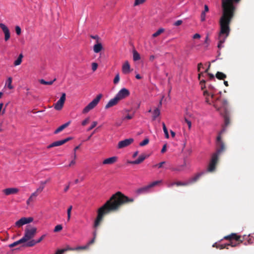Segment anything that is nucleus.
Instances as JSON below:
<instances>
[{"instance_id": "nucleus-35", "label": "nucleus", "mask_w": 254, "mask_h": 254, "mask_svg": "<svg viewBox=\"0 0 254 254\" xmlns=\"http://www.w3.org/2000/svg\"><path fill=\"white\" fill-rule=\"evenodd\" d=\"M72 139V137H68L64 139L55 141L54 143H66V142H68V141L71 140Z\"/></svg>"}, {"instance_id": "nucleus-30", "label": "nucleus", "mask_w": 254, "mask_h": 254, "mask_svg": "<svg viewBox=\"0 0 254 254\" xmlns=\"http://www.w3.org/2000/svg\"><path fill=\"white\" fill-rule=\"evenodd\" d=\"M12 77H9L6 82V84L5 85H7V87L9 89H13V86H12L11 85V83H12Z\"/></svg>"}, {"instance_id": "nucleus-59", "label": "nucleus", "mask_w": 254, "mask_h": 254, "mask_svg": "<svg viewBox=\"0 0 254 254\" xmlns=\"http://www.w3.org/2000/svg\"><path fill=\"white\" fill-rule=\"evenodd\" d=\"M95 240V238H93V239L87 244V245L88 246V247H89L90 245L93 244L94 243Z\"/></svg>"}, {"instance_id": "nucleus-54", "label": "nucleus", "mask_w": 254, "mask_h": 254, "mask_svg": "<svg viewBox=\"0 0 254 254\" xmlns=\"http://www.w3.org/2000/svg\"><path fill=\"white\" fill-rule=\"evenodd\" d=\"M182 23H183L182 20H178L174 23V25L175 26H179V25H181L182 24Z\"/></svg>"}, {"instance_id": "nucleus-17", "label": "nucleus", "mask_w": 254, "mask_h": 254, "mask_svg": "<svg viewBox=\"0 0 254 254\" xmlns=\"http://www.w3.org/2000/svg\"><path fill=\"white\" fill-rule=\"evenodd\" d=\"M119 101V100L115 96L114 98L111 99V100H109V101L105 106V108L108 109L117 105Z\"/></svg>"}, {"instance_id": "nucleus-4", "label": "nucleus", "mask_w": 254, "mask_h": 254, "mask_svg": "<svg viewBox=\"0 0 254 254\" xmlns=\"http://www.w3.org/2000/svg\"><path fill=\"white\" fill-rule=\"evenodd\" d=\"M221 145L219 148H217L215 153H213L210 162L209 163L207 171L208 172H213L216 170V165L218 162L219 156L225 150L224 144H221Z\"/></svg>"}, {"instance_id": "nucleus-9", "label": "nucleus", "mask_w": 254, "mask_h": 254, "mask_svg": "<svg viewBox=\"0 0 254 254\" xmlns=\"http://www.w3.org/2000/svg\"><path fill=\"white\" fill-rule=\"evenodd\" d=\"M129 91L126 88H123L118 92L115 96L120 101L129 96Z\"/></svg>"}, {"instance_id": "nucleus-56", "label": "nucleus", "mask_w": 254, "mask_h": 254, "mask_svg": "<svg viewBox=\"0 0 254 254\" xmlns=\"http://www.w3.org/2000/svg\"><path fill=\"white\" fill-rule=\"evenodd\" d=\"M90 37H91V38H92L93 39L96 40H97V42H99V41L100 40V38H99V37L98 35H95V36L91 35Z\"/></svg>"}, {"instance_id": "nucleus-41", "label": "nucleus", "mask_w": 254, "mask_h": 254, "mask_svg": "<svg viewBox=\"0 0 254 254\" xmlns=\"http://www.w3.org/2000/svg\"><path fill=\"white\" fill-rule=\"evenodd\" d=\"M88 249V246L86 245L84 246H79L75 248V251H79V250H85Z\"/></svg>"}, {"instance_id": "nucleus-1", "label": "nucleus", "mask_w": 254, "mask_h": 254, "mask_svg": "<svg viewBox=\"0 0 254 254\" xmlns=\"http://www.w3.org/2000/svg\"><path fill=\"white\" fill-rule=\"evenodd\" d=\"M241 0H222V14L220 18V31L218 35V48L223 47V44L229 35L230 24L234 15L236 7L235 4L238 3Z\"/></svg>"}, {"instance_id": "nucleus-14", "label": "nucleus", "mask_w": 254, "mask_h": 254, "mask_svg": "<svg viewBox=\"0 0 254 254\" xmlns=\"http://www.w3.org/2000/svg\"><path fill=\"white\" fill-rule=\"evenodd\" d=\"M146 158V156L144 154L140 155L137 159L134 161H128V163L131 164H139L142 163Z\"/></svg>"}, {"instance_id": "nucleus-21", "label": "nucleus", "mask_w": 254, "mask_h": 254, "mask_svg": "<svg viewBox=\"0 0 254 254\" xmlns=\"http://www.w3.org/2000/svg\"><path fill=\"white\" fill-rule=\"evenodd\" d=\"M103 49L102 44L100 42H97L93 46V51L95 53H99Z\"/></svg>"}, {"instance_id": "nucleus-18", "label": "nucleus", "mask_w": 254, "mask_h": 254, "mask_svg": "<svg viewBox=\"0 0 254 254\" xmlns=\"http://www.w3.org/2000/svg\"><path fill=\"white\" fill-rule=\"evenodd\" d=\"M203 174L204 173L203 172L199 173L196 174L193 177H192L191 178H190L188 181V182L189 183V185H190L192 183L196 182Z\"/></svg>"}, {"instance_id": "nucleus-20", "label": "nucleus", "mask_w": 254, "mask_h": 254, "mask_svg": "<svg viewBox=\"0 0 254 254\" xmlns=\"http://www.w3.org/2000/svg\"><path fill=\"white\" fill-rule=\"evenodd\" d=\"M71 123V121H69L68 122H67V123L61 125V126H60L59 127H58L55 131H54V133L55 134H57V133H59L60 132L62 131V130H63L64 128H65L66 127H67Z\"/></svg>"}, {"instance_id": "nucleus-31", "label": "nucleus", "mask_w": 254, "mask_h": 254, "mask_svg": "<svg viewBox=\"0 0 254 254\" xmlns=\"http://www.w3.org/2000/svg\"><path fill=\"white\" fill-rule=\"evenodd\" d=\"M162 182V180H159V181H154V182H152L151 183H150V184H149L148 185L149 186L150 189L157 186V185H160V184H161Z\"/></svg>"}, {"instance_id": "nucleus-37", "label": "nucleus", "mask_w": 254, "mask_h": 254, "mask_svg": "<svg viewBox=\"0 0 254 254\" xmlns=\"http://www.w3.org/2000/svg\"><path fill=\"white\" fill-rule=\"evenodd\" d=\"M227 126H225L224 125V127H223V128L221 130V131H220L219 134L218 135V136L216 138V139H217V141L219 142V143H221V134H222L225 130V128L227 127Z\"/></svg>"}, {"instance_id": "nucleus-27", "label": "nucleus", "mask_w": 254, "mask_h": 254, "mask_svg": "<svg viewBox=\"0 0 254 254\" xmlns=\"http://www.w3.org/2000/svg\"><path fill=\"white\" fill-rule=\"evenodd\" d=\"M140 59V56L139 54L136 51H133V60L134 61H138Z\"/></svg>"}, {"instance_id": "nucleus-61", "label": "nucleus", "mask_w": 254, "mask_h": 254, "mask_svg": "<svg viewBox=\"0 0 254 254\" xmlns=\"http://www.w3.org/2000/svg\"><path fill=\"white\" fill-rule=\"evenodd\" d=\"M133 115H127V116L125 117V119L130 120L133 118Z\"/></svg>"}, {"instance_id": "nucleus-22", "label": "nucleus", "mask_w": 254, "mask_h": 254, "mask_svg": "<svg viewBox=\"0 0 254 254\" xmlns=\"http://www.w3.org/2000/svg\"><path fill=\"white\" fill-rule=\"evenodd\" d=\"M67 251H75V248H72L70 247L69 246H67L65 248L58 250L55 254H62L64 252H66Z\"/></svg>"}, {"instance_id": "nucleus-13", "label": "nucleus", "mask_w": 254, "mask_h": 254, "mask_svg": "<svg viewBox=\"0 0 254 254\" xmlns=\"http://www.w3.org/2000/svg\"><path fill=\"white\" fill-rule=\"evenodd\" d=\"M150 188L149 185L144 186L136 190L135 192L137 194L146 193L150 191Z\"/></svg>"}, {"instance_id": "nucleus-47", "label": "nucleus", "mask_w": 254, "mask_h": 254, "mask_svg": "<svg viewBox=\"0 0 254 254\" xmlns=\"http://www.w3.org/2000/svg\"><path fill=\"white\" fill-rule=\"evenodd\" d=\"M89 118H87L86 119H85L84 120H83L82 122V125L84 126L85 125H86L89 122Z\"/></svg>"}, {"instance_id": "nucleus-33", "label": "nucleus", "mask_w": 254, "mask_h": 254, "mask_svg": "<svg viewBox=\"0 0 254 254\" xmlns=\"http://www.w3.org/2000/svg\"><path fill=\"white\" fill-rule=\"evenodd\" d=\"M167 164H168V163L167 162L163 161L158 164L153 165V167L161 168L163 167L164 165H167Z\"/></svg>"}, {"instance_id": "nucleus-46", "label": "nucleus", "mask_w": 254, "mask_h": 254, "mask_svg": "<svg viewBox=\"0 0 254 254\" xmlns=\"http://www.w3.org/2000/svg\"><path fill=\"white\" fill-rule=\"evenodd\" d=\"M91 66L92 70L95 71L98 67V64L96 63H93Z\"/></svg>"}, {"instance_id": "nucleus-8", "label": "nucleus", "mask_w": 254, "mask_h": 254, "mask_svg": "<svg viewBox=\"0 0 254 254\" xmlns=\"http://www.w3.org/2000/svg\"><path fill=\"white\" fill-rule=\"evenodd\" d=\"M188 166H190V163L188 162L186 160H184L183 165H179L176 167L171 168H169L167 165H166L165 168L166 169H170L172 171L182 172L184 171L185 168H187Z\"/></svg>"}, {"instance_id": "nucleus-45", "label": "nucleus", "mask_w": 254, "mask_h": 254, "mask_svg": "<svg viewBox=\"0 0 254 254\" xmlns=\"http://www.w3.org/2000/svg\"><path fill=\"white\" fill-rule=\"evenodd\" d=\"M97 125V122L96 121L93 122L91 126L88 129V130H90L95 127Z\"/></svg>"}, {"instance_id": "nucleus-55", "label": "nucleus", "mask_w": 254, "mask_h": 254, "mask_svg": "<svg viewBox=\"0 0 254 254\" xmlns=\"http://www.w3.org/2000/svg\"><path fill=\"white\" fill-rule=\"evenodd\" d=\"M46 237V235H43L39 239H38L36 241L37 244L40 243Z\"/></svg>"}, {"instance_id": "nucleus-23", "label": "nucleus", "mask_w": 254, "mask_h": 254, "mask_svg": "<svg viewBox=\"0 0 254 254\" xmlns=\"http://www.w3.org/2000/svg\"><path fill=\"white\" fill-rule=\"evenodd\" d=\"M152 120H155L160 115V111L158 108H156L153 112Z\"/></svg>"}, {"instance_id": "nucleus-36", "label": "nucleus", "mask_w": 254, "mask_h": 254, "mask_svg": "<svg viewBox=\"0 0 254 254\" xmlns=\"http://www.w3.org/2000/svg\"><path fill=\"white\" fill-rule=\"evenodd\" d=\"M162 126H163V129L164 132L165 133V137L167 138H168L169 137V133H168L167 128L166 127V125L164 123H162Z\"/></svg>"}, {"instance_id": "nucleus-7", "label": "nucleus", "mask_w": 254, "mask_h": 254, "mask_svg": "<svg viewBox=\"0 0 254 254\" xmlns=\"http://www.w3.org/2000/svg\"><path fill=\"white\" fill-rule=\"evenodd\" d=\"M36 231L37 229L35 227H32L30 229L26 228L24 235L22 238L25 240V242H26L35 236Z\"/></svg>"}, {"instance_id": "nucleus-63", "label": "nucleus", "mask_w": 254, "mask_h": 254, "mask_svg": "<svg viewBox=\"0 0 254 254\" xmlns=\"http://www.w3.org/2000/svg\"><path fill=\"white\" fill-rule=\"evenodd\" d=\"M166 151V144H165L162 148L161 153H163Z\"/></svg>"}, {"instance_id": "nucleus-50", "label": "nucleus", "mask_w": 254, "mask_h": 254, "mask_svg": "<svg viewBox=\"0 0 254 254\" xmlns=\"http://www.w3.org/2000/svg\"><path fill=\"white\" fill-rule=\"evenodd\" d=\"M129 144H118V148L121 149L127 147Z\"/></svg>"}, {"instance_id": "nucleus-64", "label": "nucleus", "mask_w": 254, "mask_h": 254, "mask_svg": "<svg viewBox=\"0 0 254 254\" xmlns=\"http://www.w3.org/2000/svg\"><path fill=\"white\" fill-rule=\"evenodd\" d=\"M175 185H176L175 182H172V183H171L170 184H168L167 185V187L168 188H171V187H173Z\"/></svg>"}, {"instance_id": "nucleus-3", "label": "nucleus", "mask_w": 254, "mask_h": 254, "mask_svg": "<svg viewBox=\"0 0 254 254\" xmlns=\"http://www.w3.org/2000/svg\"><path fill=\"white\" fill-rule=\"evenodd\" d=\"M223 239L228 240L229 243L225 244H219L216 246L217 248L222 250L223 249H228L229 246L232 247H236L243 243L244 237L242 239L241 236L238 235L236 233H232L230 235L225 236Z\"/></svg>"}, {"instance_id": "nucleus-52", "label": "nucleus", "mask_w": 254, "mask_h": 254, "mask_svg": "<svg viewBox=\"0 0 254 254\" xmlns=\"http://www.w3.org/2000/svg\"><path fill=\"white\" fill-rule=\"evenodd\" d=\"M80 148V145H78V146H76L74 148V155H73V157L74 159H76V151Z\"/></svg>"}, {"instance_id": "nucleus-58", "label": "nucleus", "mask_w": 254, "mask_h": 254, "mask_svg": "<svg viewBox=\"0 0 254 254\" xmlns=\"http://www.w3.org/2000/svg\"><path fill=\"white\" fill-rule=\"evenodd\" d=\"M35 199L32 197L31 196L29 197V198L27 200V204H29L30 202L33 201Z\"/></svg>"}, {"instance_id": "nucleus-19", "label": "nucleus", "mask_w": 254, "mask_h": 254, "mask_svg": "<svg viewBox=\"0 0 254 254\" xmlns=\"http://www.w3.org/2000/svg\"><path fill=\"white\" fill-rule=\"evenodd\" d=\"M122 71L125 74L130 72V65L128 61H126L122 66Z\"/></svg>"}, {"instance_id": "nucleus-25", "label": "nucleus", "mask_w": 254, "mask_h": 254, "mask_svg": "<svg viewBox=\"0 0 254 254\" xmlns=\"http://www.w3.org/2000/svg\"><path fill=\"white\" fill-rule=\"evenodd\" d=\"M23 55L22 54H20L18 58L16 60H15L14 62V65L15 66H17V65H19L21 64V62H22V59L23 58Z\"/></svg>"}, {"instance_id": "nucleus-28", "label": "nucleus", "mask_w": 254, "mask_h": 254, "mask_svg": "<svg viewBox=\"0 0 254 254\" xmlns=\"http://www.w3.org/2000/svg\"><path fill=\"white\" fill-rule=\"evenodd\" d=\"M164 31H165V30L164 28H159L156 32H155L154 33H153L152 34V37L155 38V37L158 36L161 34L163 33L164 32Z\"/></svg>"}, {"instance_id": "nucleus-62", "label": "nucleus", "mask_w": 254, "mask_h": 254, "mask_svg": "<svg viewBox=\"0 0 254 254\" xmlns=\"http://www.w3.org/2000/svg\"><path fill=\"white\" fill-rule=\"evenodd\" d=\"M39 194L36 192V191L34 192L33 193H32L31 195V196L33 197L34 199H35V198L38 196Z\"/></svg>"}, {"instance_id": "nucleus-43", "label": "nucleus", "mask_w": 254, "mask_h": 254, "mask_svg": "<svg viewBox=\"0 0 254 254\" xmlns=\"http://www.w3.org/2000/svg\"><path fill=\"white\" fill-rule=\"evenodd\" d=\"M120 80V75H119V73H117L116 76H115V77L114 79V83L116 84H117L119 81Z\"/></svg>"}, {"instance_id": "nucleus-24", "label": "nucleus", "mask_w": 254, "mask_h": 254, "mask_svg": "<svg viewBox=\"0 0 254 254\" xmlns=\"http://www.w3.org/2000/svg\"><path fill=\"white\" fill-rule=\"evenodd\" d=\"M25 243V240L24 239H23L22 238H21L20 240H19L18 241L14 242V243L10 244L9 245V248H13L14 247L16 246L17 245H18L19 244H22V243Z\"/></svg>"}, {"instance_id": "nucleus-42", "label": "nucleus", "mask_w": 254, "mask_h": 254, "mask_svg": "<svg viewBox=\"0 0 254 254\" xmlns=\"http://www.w3.org/2000/svg\"><path fill=\"white\" fill-rule=\"evenodd\" d=\"M133 141L134 140L132 138H129L120 141L119 143H132L133 142Z\"/></svg>"}, {"instance_id": "nucleus-48", "label": "nucleus", "mask_w": 254, "mask_h": 254, "mask_svg": "<svg viewBox=\"0 0 254 254\" xmlns=\"http://www.w3.org/2000/svg\"><path fill=\"white\" fill-rule=\"evenodd\" d=\"M185 121L186 123L187 124L189 128L190 129V128L191 127V123L190 121L188 120L186 118H185Z\"/></svg>"}, {"instance_id": "nucleus-60", "label": "nucleus", "mask_w": 254, "mask_h": 254, "mask_svg": "<svg viewBox=\"0 0 254 254\" xmlns=\"http://www.w3.org/2000/svg\"><path fill=\"white\" fill-rule=\"evenodd\" d=\"M208 11V6L206 4L204 5V9L203 11H202V12H204V13H206V12H207Z\"/></svg>"}, {"instance_id": "nucleus-39", "label": "nucleus", "mask_w": 254, "mask_h": 254, "mask_svg": "<svg viewBox=\"0 0 254 254\" xmlns=\"http://www.w3.org/2000/svg\"><path fill=\"white\" fill-rule=\"evenodd\" d=\"M146 0H135L133 3V6H136L137 5L144 3Z\"/></svg>"}, {"instance_id": "nucleus-26", "label": "nucleus", "mask_w": 254, "mask_h": 254, "mask_svg": "<svg viewBox=\"0 0 254 254\" xmlns=\"http://www.w3.org/2000/svg\"><path fill=\"white\" fill-rule=\"evenodd\" d=\"M217 78L220 80H223L226 77V75L223 72L218 71L216 74Z\"/></svg>"}, {"instance_id": "nucleus-5", "label": "nucleus", "mask_w": 254, "mask_h": 254, "mask_svg": "<svg viewBox=\"0 0 254 254\" xmlns=\"http://www.w3.org/2000/svg\"><path fill=\"white\" fill-rule=\"evenodd\" d=\"M221 103V107H219L217 104L214 105L215 109L220 111L221 114L223 116L225 126H228L230 123V115L227 108L228 106V102L226 99H221L219 101Z\"/></svg>"}, {"instance_id": "nucleus-6", "label": "nucleus", "mask_w": 254, "mask_h": 254, "mask_svg": "<svg viewBox=\"0 0 254 254\" xmlns=\"http://www.w3.org/2000/svg\"><path fill=\"white\" fill-rule=\"evenodd\" d=\"M102 97L101 94H98L91 102H90L83 110L82 113L86 114L89 112L91 110L94 108L98 104Z\"/></svg>"}, {"instance_id": "nucleus-2", "label": "nucleus", "mask_w": 254, "mask_h": 254, "mask_svg": "<svg viewBox=\"0 0 254 254\" xmlns=\"http://www.w3.org/2000/svg\"><path fill=\"white\" fill-rule=\"evenodd\" d=\"M133 201L134 198L128 197L120 191L117 192L98 209L97 216L94 223V227L97 228L100 225L105 215L117 211L122 205Z\"/></svg>"}, {"instance_id": "nucleus-44", "label": "nucleus", "mask_w": 254, "mask_h": 254, "mask_svg": "<svg viewBox=\"0 0 254 254\" xmlns=\"http://www.w3.org/2000/svg\"><path fill=\"white\" fill-rule=\"evenodd\" d=\"M15 31L17 35H20L21 33V28L19 26H16L15 27Z\"/></svg>"}, {"instance_id": "nucleus-34", "label": "nucleus", "mask_w": 254, "mask_h": 254, "mask_svg": "<svg viewBox=\"0 0 254 254\" xmlns=\"http://www.w3.org/2000/svg\"><path fill=\"white\" fill-rule=\"evenodd\" d=\"M176 186L179 187V186H187L189 185V183L187 182H182L180 181H178L175 182Z\"/></svg>"}, {"instance_id": "nucleus-16", "label": "nucleus", "mask_w": 254, "mask_h": 254, "mask_svg": "<svg viewBox=\"0 0 254 254\" xmlns=\"http://www.w3.org/2000/svg\"><path fill=\"white\" fill-rule=\"evenodd\" d=\"M117 159L118 158L116 156H113L110 158H108L104 160V161L102 162V164L103 165H111L116 162L117 161Z\"/></svg>"}, {"instance_id": "nucleus-29", "label": "nucleus", "mask_w": 254, "mask_h": 254, "mask_svg": "<svg viewBox=\"0 0 254 254\" xmlns=\"http://www.w3.org/2000/svg\"><path fill=\"white\" fill-rule=\"evenodd\" d=\"M56 80V79H54L53 80L49 81H46L43 79H41L39 80V82L44 85H52L53 84V82Z\"/></svg>"}, {"instance_id": "nucleus-57", "label": "nucleus", "mask_w": 254, "mask_h": 254, "mask_svg": "<svg viewBox=\"0 0 254 254\" xmlns=\"http://www.w3.org/2000/svg\"><path fill=\"white\" fill-rule=\"evenodd\" d=\"M201 37V36L199 34L196 33L193 35L192 38L193 39H199Z\"/></svg>"}, {"instance_id": "nucleus-10", "label": "nucleus", "mask_w": 254, "mask_h": 254, "mask_svg": "<svg viewBox=\"0 0 254 254\" xmlns=\"http://www.w3.org/2000/svg\"><path fill=\"white\" fill-rule=\"evenodd\" d=\"M66 94L65 93H63L60 99L55 104L54 108L56 110H61L64 106L65 101Z\"/></svg>"}, {"instance_id": "nucleus-11", "label": "nucleus", "mask_w": 254, "mask_h": 254, "mask_svg": "<svg viewBox=\"0 0 254 254\" xmlns=\"http://www.w3.org/2000/svg\"><path fill=\"white\" fill-rule=\"evenodd\" d=\"M33 220V218L32 217H22L19 220L16 221L15 223V226L18 227H20L21 226L32 222Z\"/></svg>"}, {"instance_id": "nucleus-51", "label": "nucleus", "mask_w": 254, "mask_h": 254, "mask_svg": "<svg viewBox=\"0 0 254 254\" xmlns=\"http://www.w3.org/2000/svg\"><path fill=\"white\" fill-rule=\"evenodd\" d=\"M50 181H51V179L50 178H48V179H47L46 180H45L44 181L40 182V184H42L44 186H45V185L46 184H47L48 183L50 182Z\"/></svg>"}, {"instance_id": "nucleus-53", "label": "nucleus", "mask_w": 254, "mask_h": 254, "mask_svg": "<svg viewBox=\"0 0 254 254\" xmlns=\"http://www.w3.org/2000/svg\"><path fill=\"white\" fill-rule=\"evenodd\" d=\"M62 144H50L49 146H47L48 149H50L52 147H55V146H58L59 145H62Z\"/></svg>"}, {"instance_id": "nucleus-38", "label": "nucleus", "mask_w": 254, "mask_h": 254, "mask_svg": "<svg viewBox=\"0 0 254 254\" xmlns=\"http://www.w3.org/2000/svg\"><path fill=\"white\" fill-rule=\"evenodd\" d=\"M72 208V206L70 205L67 210V221H69L71 218V212Z\"/></svg>"}, {"instance_id": "nucleus-49", "label": "nucleus", "mask_w": 254, "mask_h": 254, "mask_svg": "<svg viewBox=\"0 0 254 254\" xmlns=\"http://www.w3.org/2000/svg\"><path fill=\"white\" fill-rule=\"evenodd\" d=\"M205 18H206V14L204 13V12H201V16H200L201 21H204L205 20Z\"/></svg>"}, {"instance_id": "nucleus-15", "label": "nucleus", "mask_w": 254, "mask_h": 254, "mask_svg": "<svg viewBox=\"0 0 254 254\" xmlns=\"http://www.w3.org/2000/svg\"><path fill=\"white\" fill-rule=\"evenodd\" d=\"M18 191V189L15 188H7L3 190V192L6 195H8L12 194H15L17 193Z\"/></svg>"}, {"instance_id": "nucleus-40", "label": "nucleus", "mask_w": 254, "mask_h": 254, "mask_svg": "<svg viewBox=\"0 0 254 254\" xmlns=\"http://www.w3.org/2000/svg\"><path fill=\"white\" fill-rule=\"evenodd\" d=\"M62 229H63L62 225H61V224H59V225H57L55 227L54 230V232H58L61 231Z\"/></svg>"}, {"instance_id": "nucleus-32", "label": "nucleus", "mask_w": 254, "mask_h": 254, "mask_svg": "<svg viewBox=\"0 0 254 254\" xmlns=\"http://www.w3.org/2000/svg\"><path fill=\"white\" fill-rule=\"evenodd\" d=\"M37 244L36 241L34 240H32L28 242L25 244V247H31L34 246Z\"/></svg>"}, {"instance_id": "nucleus-12", "label": "nucleus", "mask_w": 254, "mask_h": 254, "mask_svg": "<svg viewBox=\"0 0 254 254\" xmlns=\"http://www.w3.org/2000/svg\"><path fill=\"white\" fill-rule=\"evenodd\" d=\"M0 27L4 34V40L7 41L10 38V32L8 27L3 23H0Z\"/></svg>"}]
</instances>
